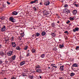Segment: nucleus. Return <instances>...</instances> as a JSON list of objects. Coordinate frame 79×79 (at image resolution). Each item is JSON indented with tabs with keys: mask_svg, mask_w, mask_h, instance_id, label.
I'll use <instances>...</instances> for the list:
<instances>
[{
	"mask_svg": "<svg viewBox=\"0 0 79 79\" xmlns=\"http://www.w3.org/2000/svg\"><path fill=\"white\" fill-rule=\"evenodd\" d=\"M50 35H52V36L53 37H55V36H56V35L54 33H52L50 34Z\"/></svg>",
	"mask_w": 79,
	"mask_h": 79,
	"instance_id": "23",
	"label": "nucleus"
},
{
	"mask_svg": "<svg viewBox=\"0 0 79 79\" xmlns=\"http://www.w3.org/2000/svg\"><path fill=\"white\" fill-rule=\"evenodd\" d=\"M70 22V21H69V20H68V21L66 22V23H67V24H68Z\"/></svg>",
	"mask_w": 79,
	"mask_h": 79,
	"instance_id": "46",
	"label": "nucleus"
},
{
	"mask_svg": "<svg viewBox=\"0 0 79 79\" xmlns=\"http://www.w3.org/2000/svg\"><path fill=\"white\" fill-rule=\"evenodd\" d=\"M67 10V13H70V10Z\"/></svg>",
	"mask_w": 79,
	"mask_h": 79,
	"instance_id": "39",
	"label": "nucleus"
},
{
	"mask_svg": "<svg viewBox=\"0 0 79 79\" xmlns=\"http://www.w3.org/2000/svg\"><path fill=\"white\" fill-rule=\"evenodd\" d=\"M5 62L6 64H7L8 63V61H6Z\"/></svg>",
	"mask_w": 79,
	"mask_h": 79,
	"instance_id": "48",
	"label": "nucleus"
},
{
	"mask_svg": "<svg viewBox=\"0 0 79 79\" xmlns=\"http://www.w3.org/2000/svg\"><path fill=\"white\" fill-rule=\"evenodd\" d=\"M64 13H65V15H67H67H68V12L67 11V10H66V11H64V12H63Z\"/></svg>",
	"mask_w": 79,
	"mask_h": 79,
	"instance_id": "26",
	"label": "nucleus"
},
{
	"mask_svg": "<svg viewBox=\"0 0 79 79\" xmlns=\"http://www.w3.org/2000/svg\"><path fill=\"white\" fill-rule=\"evenodd\" d=\"M53 50L55 51H56V50H57V48L56 47H55L53 48Z\"/></svg>",
	"mask_w": 79,
	"mask_h": 79,
	"instance_id": "35",
	"label": "nucleus"
},
{
	"mask_svg": "<svg viewBox=\"0 0 79 79\" xmlns=\"http://www.w3.org/2000/svg\"><path fill=\"white\" fill-rule=\"evenodd\" d=\"M33 9L34 10V11H36L37 10V8L35 7H33Z\"/></svg>",
	"mask_w": 79,
	"mask_h": 79,
	"instance_id": "36",
	"label": "nucleus"
},
{
	"mask_svg": "<svg viewBox=\"0 0 79 79\" xmlns=\"http://www.w3.org/2000/svg\"><path fill=\"white\" fill-rule=\"evenodd\" d=\"M57 23H60V21H57Z\"/></svg>",
	"mask_w": 79,
	"mask_h": 79,
	"instance_id": "58",
	"label": "nucleus"
},
{
	"mask_svg": "<svg viewBox=\"0 0 79 79\" xmlns=\"http://www.w3.org/2000/svg\"><path fill=\"white\" fill-rule=\"evenodd\" d=\"M46 34V32L45 31H43L41 33L42 36H44V35H45Z\"/></svg>",
	"mask_w": 79,
	"mask_h": 79,
	"instance_id": "17",
	"label": "nucleus"
},
{
	"mask_svg": "<svg viewBox=\"0 0 79 79\" xmlns=\"http://www.w3.org/2000/svg\"><path fill=\"white\" fill-rule=\"evenodd\" d=\"M66 10H68L66 8V9H64V10L63 11V12H64V11H66Z\"/></svg>",
	"mask_w": 79,
	"mask_h": 79,
	"instance_id": "41",
	"label": "nucleus"
},
{
	"mask_svg": "<svg viewBox=\"0 0 79 79\" xmlns=\"http://www.w3.org/2000/svg\"><path fill=\"white\" fill-rule=\"evenodd\" d=\"M56 16H58L59 15H58L57 14H56Z\"/></svg>",
	"mask_w": 79,
	"mask_h": 79,
	"instance_id": "59",
	"label": "nucleus"
},
{
	"mask_svg": "<svg viewBox=\"0 0 79 79\" xmlns=\"http://www.w3.org/2000/svg\"><path fill=\"white\" fill-rule=\"evenodd\" d=\"M73 32H76V30H75V29H73Z\"/></svg>",
	"mask_w": 79,
	"mask_h": 79,
	"instance_id": "50",
	"label": "nucleus"
},
{
	"mask_svg": "<svg viewBox=\"0 0 79 79\" xmlns=\"http://www.w3.org/2000/svg\"><path fill=\"white\" fill-rule=\"evenodd\" d=\"M11 44L12 46L14 48H15V47H16V44H15V42H12Z\"/></svg>",
	"mask_w": 79,
	"mask_h": 79,
	"instance_id": "9",
	"label": "nucleus"
},
{
	"mask_svg": "<svg viewBox=\"0 0 79 79\" xmlns=\"http://www.w3.org/2000/svg\"><path fill=\"white\" fill-rule=\"evenodd\" d=\"M44 56H45V54H42L41 55V58H44Z\"/></svg>",
	"mask_w": 79,
	"mask_h": 79,
	"instance_id": "28",
	"label": "nucleus"
},
{
	"mask_svg": "<svg viewBox=\"0 0 79 79\" xmlns=\"http://www.w3.org/2000/svg\"><path fill=\"white\" fill-rule=\"evenodd\" d=\"M43 15L44 16H47L48 17L51 16V15L50 14L49 11L46 10H44L43 12Z\"/></svg>",
	"mask_w": 79,
	"mask_h": 79,
	"instance_id": "1",
	"label": "nucleus"
},
{
	"mask_svg": "<svg viewBox=\"0 0 79 79\" xmlns=\"http://www.w3.org/2000/svg\"><path fill=\"white\" fill-rule=\"evenodd\" d=\"M55 64H51V66H53V67H54V68H57V66L56 65L55 66Z\"/></svg>",
	"mask_w": 79,
	"mask_h": 79,
	"instance_id": "29",
	"label": "nucleus"
},
{
	"mask_svg": "<svg viewBox=\"0 0 79 79\" xmlns=\"http://www.w3.org/2000/svg\"><path fill=\"white\" fill-rule=\"evenodd\" d=\"M31 52L32 53H35V50L34 48H32L31 50Z\"/></svg>",
	"mask_w": 79,
	"mask_h": 79,
	"instance_id": "25",
	"label": "nucleus"
},
{
	"mask_svg": "<svg viewBox=\"0 0 79 79\" xmlns=\"http://www.w3.org/2000/svg\"><path fill=\"white\" fill-rule=\"evenodd\" d=\"M51 26L52 27H55V23H52Z\"/></svg>",
	"mask_w": 79,
	"mask_h": 79,
	"instance_id": "24",
	"label": "nucleus"
},
{
	"mask_svg": "<svg viewBox=\"0 0 79 79\" xmlns=\"http://www.w3.org/2000/svg\"><path fill=\"white\" fill-rule=\"evenodd\" d=\"M74 5L76 7H77L78 6V5L77 4H74Z\"/></svg>",
	"mask_w": 79,
	"mask_h": 79,
	"instance_id": "40",
	"label": "nucleus"
},
{
	"mask_svg": "<svg viewBox=\"0 0 79 79\" xmlns=\"http://www.w3.org/2000/svg\"><path fill=\"white\" fill-rule=\"evenodd\" d=\"M2 45L0 44V48H2Z\"/></svg>",
	"mask_w": 79,
	"mask_h": 79,
	"instance_id": "54",
	"label": "nucleus"
},
{
	"mask_svg": "<svg viewBox=\"0 0 79 79\" xmlns=\"http://www.w3.org/2000/svg\"><path fill=\"white\" fill-rule=\"evenodd\" d=\"M10 40L11 41H14L15 40V39H14V36H12L11 37Z\"/></svg>",
	"mask_w": 79,
	"mask_h": 79,
	"instance_id": "21",
	"label": "nucleus"
},
{
	"mask_svg": "<svg viewBox=\"0 0 79 79\" xmlns=\"http://www.w3.org/2000/svg\"><path fill=\"white\" fill-rule=\"evenodd\" d=\"M32 37H34V35H32Z\"/></svg>",
	"mask_w": 79,
	"mask_h": 79,
	"instance_id": "61",
	"label": "nucleus"
},
{
	"mask_svg": "<svg viewBox=\"0 0 79 79\" xmlns=\"http://www.w3.org/2000/svg\"><path fill=\"white\" fill-rule=\"evenodd\" d=\"M27 52H29V50H28V51H27Z\"/></svg>",
	"mask_w": 79,
	"mask_h": 79,
	"instance_id": "62",
	"label": "nucleus"
},
{
	"mask_svg": "<svg viewBox=\"0 0 79 79\" xmlns=\"http://www.w3.org/2000/svg\"><path fill=\"white\" fill-rule=\"evenodd\" d=\"M48 69H50V67H48Z\"/></svg>",
	"mask_w": 79,
	"mask_h": 79,
	"instance_id": "63",
	"label": "nucleus"
},
{
	"mask_svg": "<svg viewBox=\"0 0 79 79\" xmlns=\"http://www.w3.org/2000/svg\"><path fill=\"white\" fill-rule=\"evenodd\" d=\"M36 73H41V69H38L36 71Z\"/></svg>",
	"mask_w": 79,
	"mask_h": 79,
	"instance_id": "19",
	"label": "nucleus"
},
{
	"mask_svg": "<svg viewBox=\"0 0 79 79\" xmlns=\"http://www.w3.org/2000/svg\"><path fill=\"white\" fill-rule=\"evenodd\" d=\"M59 79H64V78H63V77H60Z\"/></svg>",
	"mask_w": 79,
	"mask_h": 79,
	"instance_id": "51",
	"label": "nucleus"
},
{
	"mask_svg": "<svg viewBox=\"0 0 79 79\" xmlns=\"http://www.w3.org/2000/svg\"><path fill=\"white\" fill-rule=\"evenodd\" d=\"M7 3L8 4V5H10V3L8 1L7 2Z\"/></svg>",
	"mask_w": 79,
	"mask_h": 79,
	"instance_id": "44",
	"label": "nucleus"
},
{
	"mask_svg": "<svg viewBox=\"0 0 79 79\" xmlns=\"http://www.w3.org/2000/svg\"><path fill=\"white\" fill-rule=\"evenodd\" d=\"M75 29L76 30V31H79V28L77 27L75 28Z\"/></svg>",
	"mask_w": 79,
	"mask_h": 79,
	"instance_id": "32",
	"label": "nucleus"
},
{
	"mask_svg": "<svg viewBox=\"0 0 79 79\" xmlns=\"http://www.w3.org/2000/svg\"><path fill=\"white\" fill-rule=\"evenodd\" d=\"M5 55H6V54L5 55V53L3 52L2 49L0 50V55L3 57Z\"/></svg>",
	"mask_w": 79,
	"mask_h": 79,
	"instance_id": "3",
	"label": "nucleus"
},
{
	"mask_svg": "<svg viewBox=\"0 0 79 79\" xmlns=\"http://www.w3.org/2000/svg\"><path fill=\"white\" fill-rule=\"evenodd\" d=\"M5 44H8V42H6V40H5Z\"/></svg>",
	"mask_w": 79,
	"mask_h": 79,
	"instance_id": "57",
	"label": "nucleus"
},
{
	"mask_svg": "<svg viewBox=\"0 0 79 79\" xmlns=\"http://www.w3.org/2000/svg\"><path fill=\"white\" fill-rule=\"evenodd\" d=\"M40 79L42 78V76H41L40 75Z\"/></svg>",
	"mask_w": 79,
	"mask_h": 79,
	"instance_id": "55",
	"label": "nucleus"
},
{
	"mask_svg": "<svg viewBox=\"0 0 79 79\" xmlns=\"http://www.w3.org/2000/svg\"><path fill=\"white\" fill-rule=\"evenodd\" d=\"M12 60H15V59H16V55H14V56H13L12 57Z\"/></svg>",
	"mask_w": 79,
	"mask_h": 79,
	"instance_id": "16",
	"label": "nucleus"
},
{
	"mask_svg": "<svg viewBox=\"0 0 79 79\" xmlns=\"http://www.w3.org/2000/svg\"><path fill=\"white\" fill-rule=\"evenodd\" d=\"M19 40H21V37H19Z\"/></svg>",
	"mask_w": 79,
	"mask_h": 79,
	"instance_id": "52",
	"label": "nucleus"
},
{
	"mask_svg": "<svg viewBox=\"0 0 79 79\" xmlns=\"http://www.w3.org/2000/svg\"><path fill=\"white\" fill-rule=\"evenodd\" d=\"M69 20L71 21H73V20H74V18H73L72 17H70V18H69Z\"/></svg>",
	"mask_w": 79,
	"mask_h": 79,
	"instance_id": "30",
	"label": "nucleus"
},
{
	"mask_svg": "<svg viewBox=\"0 0 79 79\" xmlns=\"http://www.w3.org/2000/svg\"><path fill=\"white\" fill-rule=\"evenodd\" d=\"M25 64V61H23L21 62L20 64V65L21 66H22L23 65H24Z\"/></svg>",
	"mask_w": 79,
	"mask_h": 79,
	"instance_id": "12",
	"label": "nucleus"
},
{
	"mask_svg": "<svg viewBox=\"0 0 79 79\" xmlns=\"http://www.w3.org/2000/svg\"><path fill=\"white\" fill-rule=\"evenodd\" d=\"M10 59H11V58H9V60H10Z\"/></svg>",
	"mask_w": 79,
	"mask_h": 79,
	"instance_id": "64",
	"label": "nucleus"
},
{
	"mask_svg": "<svg viewBox=\"0 0 79 79\" xmlns=\"http://www.w3.org/2000/svg\"><path fill=\"white\" fill-rule=\"evenodd\" d=\"M64 7L65 8V7H68V4H64Z\"/></svg>",
	"mask_w": 79,
	"mask_h": 79,
	"instance_id": "33",
	"label": "nucleus"
},
{
	"mask_svg": "<svg viewBox=\"0 0 79 79\" xmlns=\"http://www.w3.org/2000/svg\"><path fill=\"white\" fill-rule=\"evenodd\" d=\"M64 43H61L59 44V48H63L64 47Z\"/></svg>",
	"mask_w": 79,
	"mask_h": 79,
	"instance_id": "8",
	"label": "nucleus"
},
{
	"mask_svg": "<svg viewBox=\"0 0 79 79\" xmlns=\"http://www.w3.org/2000/svg\"><path fill=\"white\" fill-rule=\"evenodd\" d=\"M2 20H4V18L3 17H2V18H0Z\"/></svg>",
	"mask_w": 79,
	"mask_h": 79,
	"instance_id": "43",
	"label": "nucleus"
},
{
	"mask_svg": "<svg viewBox=\"0 0 79 79\" xmlns=\"http://www.w3.org/2000/svg\"><path fill=\"white\" fill-rule=\"evenodd\" d=\"M6 28L5 27V26H3L2 28L1 29V32H4L5 31Z\"/></svg>",
	"mask_w": 79,
	"mask_h": 79,
	"instance_id": "6",
	"label": "nucleus"
},
{
	"mask_svg": "<svg viewBox=\"0 0 79 79\" xmlns=\"http://www.w3.org/2000/svg\"><path fill=\"white\" fill-rule=\"evenodd\" d=\"M78 64L76 63H74V64H73L71 67L72 69H73V67H75L76 68H77V67H78Z\"/></svg>",
	"mask_w": 79,
	"mask_h": 79,
	"instance_id": "5",
	"label": "nucleus"
},
{
	"mask_svg": "<svg viewBox=\"0 0 79 79\" xmlns=\"http://www.w3.org/2000/svg\"><path fill=\"white\" fill-rule=\"evenodd\" d=\"M29 77L31 78V79H33V77H34L33 76H31V75H29L28 76Z\"/></svg>",
	"mask_w": 79,
	"mask_h": 79,
	"instance_id": "31",
	"label": "nucleus"
},
{
	"mask_svg": "<svg viewBox=\"0 0 79 79\" xmlns=\"http://www.w3.org/2000/svg\"><path fill=\"white\" fill-rule=\"evenodd\" d=\"M13 51H9L7 53V55L8 56H11V55H13Z\"/></svg>",
	"mask_w": 79,
	"mask_h": 79,
	"instance_id": "4",
	"label": "nucleus"
},
{
	"mask_svg": "<svg viewBox=\"0 0 79 79\" xmlns=\"http://www.w3.org/2000/svg\"><path fill=\"white\" fill-rule=\"evenodd\" d=\"M20 35L21 36H22V37H23V33L20 34Z\"/></svg>",
	"mask_w": 79,
	"mask_h": 79,
	"instance_id": "49",
	"label": "nucleus"
},
{
	"mask_svg": "<svg viewBox=\"0 0 79 79\" xmlns=\"http://www.w3.org/2000/svg\"><path fill=\"white\" fill-rule=\"evenodd\" d=\"M60 16H57V18L58 19H60Z\"/></svg>",
	"mask_w": 79,
	"mask_h": 79,
	"instance_id": "53",
	"label": "nucleus"
},
{
	"mask_svg": "<svg viewBox=\"0 0 79 79\" xmlns=\"http://www.w3.org/2000/svg\"><path fill=\"white\" fill-rule=\"evenodd\" d=\"M9 21L12 23H15V22H16V19H15L13 17H10L9 18Z\"/></svg>",
	"mask_w": 79,
	"mask_h": 79,
	"instance_id": "2",
	"label": "nucleus"
},
{
	"mask_svg": "<svg viewBox=\"0 0 79 79\" xmlns=\"http://www.w3.org/2000/svg\"><path fill=\"white\" fill-rule=\"evenodd\" d=\"M64 67V65L61 66L60 67V69L61 71H62L64 70V69L63 68Z\"/></svg>",
	"mask_w": 79,
	"mask_h": 79,
	"instance_id": "14",
	"label": "nucleus"
},
{
	"mask_svg": "<svg viewBox=\"0 0 79 79\" xmlns=\"http://www.w3.org/2000/svg\"><path fill=\"white\" fill-rule=\"evenodd\" d=\"M64 33H65V34H69V32H68V31H66L64 32Z\"/></svg>",
	"mask_w": 79,
	"mask_h": 79,
	"instance_id": "34",
	"label": "nucleus"
},
{
	"mask_svg": "<svg viewBox=\"0 0 79 79\" xmlns=\"http://www.w3.org/2000/svg\"><path fill=\"white\" fill-rule=\"evenodd\" d=\"M27 47H28V46H27L25 48H23L24 50H27Z\"/></svg>",
	"mask_w": 79,
	"mask_h": 79,
	"instance_id": "37",
	"label": "nucleus"
},
{
	"mask_svg": "<svg viewBox=\"0 0 79 79\" xmlns=\"http://www.w3.org/2000/svg\"><path fill=\"white\" fill-rule=\"evenodd\" d=\"M11 79H16V78L14 77H11Z\"/></svg>",
	"mask_w": 79,
	"mask_h": 79,
	"instance_id": "47",
	"label": "nucleus"
},
{
	"mask_svg": "<svg viewBox=\"0 0 79 79\" xmlns=\"http://www.w3.org/2000/svg\"><path fill=\"white\" fill-rule=\"evenodd\" d=\"M78 48H79V46H77L76 48V50H77V49H78Z\"/></svg>",
	"mask_w": 79,
	"mask_h": 79,
	"instance_id": "38",
	"label": "nucleus"
},
{
	"mask_svg": "<svg viewBox=\"0 0 79 79\" xmlns=\"http://www.w3.org/2000/svg\"><path fill=\"white\" fill-rule=\"evenodd\" d=\"M59 1H60V2H64V0H59Z\"/></svg>",
	"mask_w": 79,
	"mask_h": 79,
	"instance_id": "42",
	"label": "nucleus"
},
{
	"mask_svg": "<svg viewBox=\"0 0 79 79\" xmlns=\"http://www.w3.org/2000/svg\"><path fill=\"white\" fill-rule=\"evenodd\" d=\"M3 63V62L1 61V60H0V64H1Z\"/></svg>",
	"mask_w": 79,
	"mask_h": 79,
	"instance_id": "45",
	"label": "nucleus"
},
{
	"mask_svg": "<svg viewBox=\"0 0 79 79\" xmlns=\"http://www.w3.org/2000/svg\"><path fill=\"white\" fill-rule=\"evenodd\" d=\"M8 41H9V40H6V42H8Z\"/></svg>",
	"mask_w": 79,
	"mask_h": 79,
	"instance_id": "56",
	"label": "nucleus"
},
{
	"mask_svg": "<svg viewBox=\"0 0 79 79\" xmlns=\"http://www.w3.org/2000/svg\"><path fill=\"white\" fill-rule=\"evenodd\" d=\"M35 68H36V69H39L40 68H41V67L39 65H37L36 66H35Z\"/></svg>",
	"mask_w": 79,
	"mask_h": 79,
	"instance_id": "15",
	"label": "nucleus"
},
{
	"mask_svg": "<svg viewBox=\"0 0 79 79\" xmlns=\"http://www.w3.org/2000/svg\"><path fill=\"white\" fill-rule=\"evenodd\" d=\"M35 36H36V37H39L40 35V34L39 33H36V34H35Z\"/></svg>",
	"mask_w": 79,
	"mask_h": 79,
	"instance_id": "20",
	"label": "nucleus"
},
{
	"mask_svg": "<svg viewBox=\"0 0 79 79\" xmlns=\"http://www.w3.org/2000/svg\"><path fill=\"white\" fill-rule=\"evenodd\" d=\"M77 10H73L72 13L73 15H76V14H77Z\"/></svg>",
	"mask_w": 79,
	"mask_h": 79,
	"instance_id": "10",
	"label": "nucleus"
},
{
	"mask_svg": "<svg viewBox=\"0 0 79 79\" xmlns=\"http://www.w3.org/2000/svg\"><path fill=\"white\" fill-rule=\"evenodd\" d=\"M38 0H35L34 1H31L30 4H32V3H38Z\"/></svg>",
	"mask_w": 79,
	"mask_h": 79,
	"instance_id": "7",
	"label": "nucleus"
},
{
	"mask_svg": "<svg viewBox=\"0 0 79 79\" xmlns=\"http://www.w3.org/2000/svg\"><path fill=\"white\" fill-rule=\"evenodd\" d=\"M27 56H29V55H30V52H27Z\"/></svg>",
	"mask_w": 79,
	"mask_h": 79,
	"instance_id": "27",
	"label": "nucleus"
},
{
	"mask_svg": "<svg viewBox=\"0 0 79 79\" xmlns=\"http://www.w3.org/2000/svg\"><path fill=\"white\" fill-rule=\"evenodd\" d=\"M40 5H42V2H40Z\"/></svg>",
	"mask_w": 79,
	"mask_h": 79,
	"instance_id": "60",
	"label": "nucleus"
},
{
	"mask_svg": "<svg viewBox=\"0 0 79 79\" xmlns=\"http://www.w3.org/2000/svg\"><path fill=\"white\" fill-rule=\"evenodd\" d=\"M18 12L16 11H14L12 13V15H17Z\"/></svg>",
	"mask_w": 79,
	"mask_h": 79,
	"instance_id": "11",
	"label": "nucleus"
},
{
	"mask_svg": "<svg viewBox=\"0 0 79 79\" xmlns=\"http://www.w3.org/2000/svg\"><path fill=\"white\" fill-rule=\"evenodd\" d=\"M16 48V50H17L19 51L21 49V48L19 46L17 47Z\"/></svg>",
	"mask_w": 79,
	"mask_h": 79,
	"instance_id": "22",
	"label": "nucleus"
},
{
	"mask_svg": "<svg viewBox=\"0 0 79 79\" xmlns=\"http://www.w3.org/2000/svg\"><path fill=\"white\" fill-rule=\"evenodd\" d=\"M49 4H50V2H47L44 3L45 5H46V6H48V5H49Z\"/></svg>",
	"mask_w": 79,
	"mask_h": 79,
	"instance_id": "18",
	"label": "nucleus"
},
{
	"mask_svg": "<svg viewBox=\"0 0 79 79\" xmlns=\"http://www.w3.org/2000/svg\"><path fill=\"white\" fill-rule=\"evenodd\" d=\"M75 74H75V73H73V72H72L70 73V76H71V77H73L74 76Z\"/></svg>",
	"mask_w": 79,
	"mask_h": 79,
	"instance_id": "13",
	"label": "nucleus"
}]
</instances>
